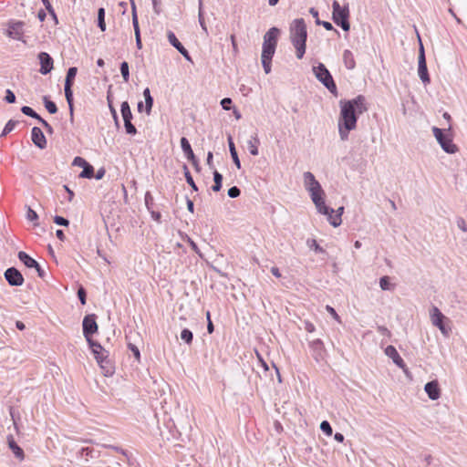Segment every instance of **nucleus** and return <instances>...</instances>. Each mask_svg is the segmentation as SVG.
Here are the masks:
<instances>
[{
    "label": "nucleus",
    "mask_w": 467,
    "mask_h": 467,
    "mask_svg": "<svg viewBox=\"0 0 467 467\" xmlns=\"http://www.w3.org/2000/svg\"><path fill=\"white\" fill-rule=\"evenodd\" d=\"M167 37L169 43L175 47L182 56L183 57L188 60L192 61V57L188 52V50L182 45V43L178 40L175 34L172 31L167 32Z\"/></svg>",
    "instance_id": "nucleus-15"
},
{
    "label": "nucleus",
    "mask_w": 467,
    "mask_h": 467,
    "mask_svg": "<svg viewBox=\"0 0 467 467\" xmlns=\"http://www.w3.org/2000/svg\"><path fill=\"white\" fill-rule=\"evenodd\" d=\"M227 193L230 198H237L241 194V191L238 187L233 186L228 190Z\"/></svg>",
    "instance_id": "nucleus-49"
},
{
    "label": "nucleus",
    "mask_w": 467,
    "mask_h": 467,
    "mask_svg": "<svg viewBox=\"0 0 467 467\" xmlns=\"http://www.w3.org/2000/svg\"><path fill=\"white\" fill-rule=\"evenodd\" d=\"M80 178H87L91 179L94 177V168L91 164L88 162V165H86L83 168V171L79 174Z\"/></svg>",
    "instance_id": "nucleus-34"
},
{
    "label": "nucleus",
    "mask_w": 467,
    "mask_h": 467,
    "mask_svg": "<svg viewBox=\"0 0 467 467\" xmlns=\"http://www.w3.org/2000/svg\"><path fill=\"white\" fill-rule=\"evenodd\" d=\"M121 115L124 120V127L126 132L130 135H134L137 133V130L135 126L131 123L132 113L130 108V105L127 101H123L120 106Z\"/></svg>",
    "instance_id": "nucleus-8"
},
{
    "label": "nucleus",
    "mask_w": 467,
    "mask_h": 467,
    "mask_svg": "<svg viewBox=\"0 0 467 467\" xmlns=\"http://www.w3.org/2000/svg\"><path fill=\"white\" fill-rule=\"evenodd\" d=\"M231 104H232V99L230 98H224L221 100V105L224 110H229Z\"/></svg>",
    "instance_id": "nucleus-57"
},
{
    "label": "nucleus",
    "mask_w": 467,
    "mask_h": 467,
    "mask_svg": "<svg viewBox=\"0 0 467 467\" xmlns=\"http://www.w3.org/2000/svg\"><path fill=\"white\" fill-rule=\"evenodd\" d=\"M340 115L338 118V133L341 140L348 139V134L357 127L358 114H362L368 110L366 99L358 95L350 100H340Z\"/></svg>",
    "instance_id": "nucleus-1"
},
{
    "label": "nucleus",
    "mask_w": 467,
    "mask_h": 467,
    "mask_svg": "<svg viewBox=\"0 0 467 467\" xmlns=\"http://www.w3.org/2000/svg\"><path fill=\"white\" fill-rule=\"evenodd\" d=\"M129 348H130V351L132 352V354H133V356L135 357V358H136L138 361H140V353L139 348H138L135 345H133V344H131V343H130V344H129Z\"/></svg>",
    "instance_id": "nucleus-54"
},
{
    "label": "nucleus",
    "mask_w": 467,
    "mask_h": 467,
    "mask_svg": "<svg viewBox=\"0 0 467 467\" xmlns=\"http://www.w3.org/2000/svg\"><path fill=\"white\" fill-rule=\"evenodd\" d=\"M316 24L323 26L327 30H333L334 29L332 24L329 23V22H327V21H320L319 19H317L316 20Z\"/></svg>",
    "instance_id": "nucleus-58"
},
{
    "label": "nucleus",
    "mask_w": 467,
    "mask_h": 467,
    "mask_svg": "<svg viewBox=\"0 0 467 467\" xmlns=\"http://www.w3.org/2000/svg\"><path fill=\"white\" fill-rule=\"evenodd\" d=\"M77 73H78V68L76 67H71L67 69L66 79H65V87H64L65 97H66L67 102L68 104L71 122H73V120H74V105H73L72 86L74 84V79L76 78Z\"/></svg>",
    "instance_id": "nucleus-5"
},
{
    "label": "nucleus",
    "mask_w": 467,
    "mask_h": 467,
    "mask_svg": "<svg viewBox=\"0 0 467 467\" xmlns=\"http://www.w3.org/2000/svg\"><path fill=\"white\" fill-rule=\"evenodd\" d=\"M444 318H445V317L439 310V308L436 307V306H433L431 311V322H432L433 326L437 327L443 335H447L448 331L445 328L444 324H443V319Z\"/></svg>",
    "instance_id": "nucleus-14"
},
{
    "label": "nucleus",
    "mask_w": 467,
    "mask_h": 467,
    "mask_svg": "<svg viewBox=\"0 0 467 467\" xmlns=\"http://www.w3.org/2000/svg\"><path fill=\"white\" fill-rule=\"evenodd\" d=\"M5 34L12 39L22 41L24 35V22L9 21Z\"/></svg>",
    "instance_id": "nucleus-7"
},
{
    "label": "nucleus",
    "mask_w": 467,
    "mask_h": 467,
    "mask_svg": "<svg viewBox=\"0 0 467 467\" xmlns=\"http://www.w3.org/2000/svg\"><path fill=\"white\" fill-rule=\"evenodd\" d=\"M18 258L26 267L35 268L40 278L45 277L46 272L41 268L40 265L26 252L20 251L18 253Z\"/></svg>",
    "instance_id": "nucleus-12"
},
{
    "label": "nucleus",
    "mask_w": 467,
    "mask_h": 467,
    "mask_svg": "<svg viewBox=\"0 0 467 467\" xmlns=\"http://www.w3.org/2000/svg\"><path fill=\"white\" fill-rule=\"evenodd\" d=\"M432 133L435 139L437 140L438 143L441 147V149L450 154L456 153L458 151V147L456 144L452 141V137L450 133V129L445 131L444 130H441L437 127L432 128Z\"/></svg>",
    "instance_id": "nucleus-4"
},
{
    "label": "nucleus",
    "mask_w": 467,
    "mask_h": 467,
    "mask_svg": "<svg viewBox=\"0 0 467 467\" xmlns=\"http://www.w3.org/2000/svg\"><path fill=\"white\" fill-rule=\"evenodd\" d=\"M314 204L319 213L328 214V213H335L334 209L326 205L324 197L320 198V201L314 202Z\"/></svg>",
    "instance_id": "nucleus-27"
},
{
    "label": "nucleus",
    "mask_w": 467,
    "mask_h": 467,
    "mask_svg": "<svg viewBox=\"0 0 467 467\" xmlns=\"http://www.w3.org/2000/svg\"><path fill=\"white\" fill-rule=\"evenodd\" d=\"M418 74H419L420 80L424 84H429L431 82L430 76L428 73L427 64H426L424 47L421 43L420 46L419 57H418Z\"/></svg>",
    "instance_id": "nucleus-9"
},
{
    "label": "nucleus",
    "mask_w": 467,
    "mask_h": 467,
    "mask_svg": "<svg viewBox=\"0 0 467 467\" xmlns=\"http://www.w3.org/2000/svg\"><path fill=\"white\" fill-rule=\"evenodd\" d=\"M275 47H273V45H263L261 60L265 74L271 72V61L275 55Z\"/></svg>",
    "instance_id": "nucleus-11"
},
{
    "label": "nucleus",
    "mask_w": 467,
    "mask_h": 467,
    "mask_svg": "<svg viewBox=\"0 0 467 467\" xmlns=\"http://www.w3.org/2000/svg\"><path fill=\"white\" fill-rule=\"evenodd\" d=\"M385 354L392 359V361L401 368H405V363L402 358L398 353L397 349L393 346H388L385 348Z\"/></svg>",
    "instance_id": "nucleus-20"
},
{
    "label": "nucleus",
    "mask_w": 467,
    "mask_h": 467,
    "mask_svg": "<svg viewBox=\"0 0 467 467\" xmlns=\"http://www.w3.org/2000/svg\"><path fill=\"white\" fill-rule=\"evenodd\" d=\"M16 124H17V121L10 119L5 124V128H4L3 131H2L1 136L4 137V136L7 135L9 132H11L15 129Z\"/></svg>",
    "instance_id": "nucleus-42"
},
{
    "label": "nucleus",
    "mask_w": 467,
    "mask_h": 467,
    "mask_svg": "<svg viewBox=\"0 0 467 467\" xmlns=\"http://www.w3.org/2000/svg\"><path fill=\"white\" fill-rule=\"evenodd\" d=\"M181 147L187 159H193V156L195 155L192 150L189 140L185 137L181 139Z\"/></svg>",
    "instance_id": "nucleus-26"
},
{
    "label": "nucleus",
    "mask_w": 467,
    "mask_h": 467,
    "mask_svg": "<svg viewBox=\"0 0 467 467\" xmlns=\"http://www.w3.org/2000/svg\"><path fill=\"white\" fill-rule=\"evenodd\" d=\"M304 184L307 192H310L312 190H318L320 189L321 185L320 183L316 180L314 174L310 171H306L304 173Z\"/></svg>",
    "instance_id": "nucleus-19"
},
{
    "label": "nucleus",
    "mask_w": 467,
    "mask_h": 467,
    "mask_svg": "<svg viewBox=\"0 0 467 467\" xmlns=\"http://www.w3.org/2000/svg\"><path fill=\"white\" fill-rule=\"evenodd\" d=\"M307 38L306 25L303 18H297L290 26V39L296 48V57L301 59L306 53Z\"/></svg>",
    "instance_id": "nucleus-2"
},
{
    "label": "nucleus",
    "mask_w": 467,
    "mask_h": 467,
    "mask_svg": "<svg viewBox=\"0 0 467 467\" xmlns=\"http://www.w3.org/2000/svg\"><path fill=\"white\" fill-rule=\"evenodd\" d=\"M83 335L87 340L91 338V336L98 331V324L96 322V316L94 314L88 315L84 317L83 323Z\"/></svg>",
    "instance_id": "nucleus-10"
},
{
    "label": "nucleus",
    "mask_w": 467,
    "mask_h": 467,
    "mask_svg": "<svg viewBox=\"0 0 467 467\" xmlns=\"http://www.w3.org/2000/svg\"><path fill=\"white\" fill-rule=\"evenodd\" d=\"M132 25L134 27L135 36H140L138 17L135 10V5L132 4Z\"/></svg>",
    "instance_id": "nucleus-38"
},
{
    "label": "nucleus",
    "mask_w": 467,
    "mask_h": 467,
    "mask_svg": "<svg viewBox=\"0 0 467 467\" xmlns=\"http://www.w3.org/2000/svg\"><path fill=\"white\" fill-rule=\"evenodd\" d=\"M21 111L23 114H25L28 117H31V118L36 115V111L28 106H23L21 108Z\"/></svg>",
    "instance_id": "nucleus-53"
},
{
    "label": "nucleus",
    "mask_w": 467,
    "mask_h": 467,
    "mask_svg": "<svg viewBox=\"0 0 467 467\" xmlns=\"http://www.w3.org/2000/svg\"><path fill=\"white\" fill-rule=\"evenodd\" d=\"M46 9L47 10V12L49 13V15L53 17V19L55 20L56 24H57V15L55 13V10L54 8L52 7L49 0H42Z\"/></svg>",
    "instance_id": "nucleus-43"
},
{
    "label": "nucleus",
    "mask_w": 467,
    "mask_h": 467,
    "mask_svg": "<svg viewBox=\"0 0 467 467\" xmlns=\"http://www.w3.org/2000/svg\"><path fill=\"white\" fill-rule=\"evenodd\" d=\"M183 170H184V176H185L187 183L192 187V189L193 191L197 192L198 187H197L196 183L194 182L192 176L191 175L186 165L183 166Z\"/></svg>",
    "instance_id": "nucleus-36"
},
{
    "label": "nucleus",
    "mask_w": 467,
    "mask_h": 467,
    "mask_svg": "<svg viewBox=\"0 0 467 467\" xmlns=\"http://www.w3.org/2000/svg\"><path fill=\"white\" fill-rule=\"evenodd\" d=\"M5 100L7 103H15L16 102V95L14 94V92L12 90L6 89Z\"/></svg>",
    "instance_id": "nucleus-50"
},
{
    "label": "nucleus",
    "mask_w": 467,
    "mask_h": 467,
    "mask_svg": "<svg viewBox=\"0 0 467 467\" xmlns=\"http://www.w3.org/2000/svg\"><path fill=\"white\" fill-rule=\"evenodd\" d=\"M45 108L50 114H55L57 111V105L51 101L47 96L43 98Z\"/></svg>",
    "instance_id": "nucleus-35"
},
{
    "label": "nucleus",
    "mask_w": 467,
    "mask_h": 467,
    "mask_svg": "<svg viewBox=\"0 0 467 467\" xmlns=\"http://www.w3.org/2000/svg\"><path fill=\"white\" fill-rule=\"evenodd\" d=\"M26 219L31 222L36 221L38 219V215L33 209L28 207L27 213H26Z\"/></svg>",
    "instance_id": "nucleus-52"
},
{
    "label": "nucleus",
    "mask_w": 467,
    "mask_h": 467,
    "mask_svg": "<svg viewBox=\"0 0 467 467\" xmlns=\"http://www.w3.org/2000/svg\"><path fill=\"white\" fill-rule=\"evenodd\" d=\"M378 331H379L382 336L390 337V331H389L386 327H383V326H379V327H378Z\"/></svg>",
    "instance_id": "nucleus-62"
},
{
    "label": "nucleus",
    "mask_w": 467,
    "mask_h": 467,
    "mask_svg": "<svg viewBox=\"0 0 467 467\" xmlns=\"http://www.w3.org/2000/svg\"><path fill=\"white\" fill-rule=\"evenodd\" d=\"M311 348L316 352L315 358L317 360L318 357L322 356L324 344L320 339H315L310 343Z\"/></svg>",
    "instance_id": "nucleus-29"
},
{
    "label": "nucleus",
    "mask_w": 467,
    "mask_h": 467,
    "mask_svg": "<svg viewBox=\"0 0 467 467\" xmlns=\"http://www.w3.org/2000/svg\"><path fill=\"white\" fill-rule=\"evenodd\" d=\"M120 73L123 78V80L125 82H128L130 79V70H129V64L126 61H123L120 64Z\"/></svg>",
    "instance_id": "nucleus-39"
},
{
    "label": "nucleus",
    "mask_w": 467,
    "mask_h": 467,
    "mask_svg": "<svg viewBox=\"0 0 467 467\" xmlns=\"http://www.w3.org/2000/svg\"><path fill=\"white\" fill-rule=\"evenodd\" d=\"M309 248L314 249L317 253H324V249L317 243L315 239L307 240Z\"/></svg>",
    "instance_id": "nucleus-46"
},
{
    "label": "nucleus",
    "mask_w": 467,
    "mask_h": 467,
    "mask_svg": "<svg viewBox=\"0 0 467 467\" xmlns=\"http://www.w3.org/2000/svg\"><path fill=\"white\" fill-rule=\"evenodd\" d=\"M327 312L337 321H339V316L337 315V313L336 312V310L330 306H327Z\"/></svg>",
    "instance_id": "nucleus-61"
},
{
    "label": "nucleus",
    "mask_w": 467,
    "mask_h": 467,
    "mask_svg": "<svg viewBox=\"0 0 467 467\" xmlns=\"http://www.w3.org/2000/svg\"><path fill=\"white\" fill-rule=\"evenodd\" d=\"M332 18L334 23L340 26L344 31H349L350 24L349 18V8L348 5L341 6L337 1H334L332 4Z\"/></svg>",
    "instance_id": "nucleus-3"
},
{
    "label": "nucleus",
    "mask_w": 467,
    "mask_h": 467,
    "mask_svg": "<svg viewBox=\"0 0 467 467\" xmlns=\"http://www.w3.org/2000/svg\"><path fill=\"white\" fill-rule=\"evenodd\" d=\"M5 277L8 284L12 286H19L24 283L22 274L15 267H10L5 270Z\"/></svg>",
    "instance_id": "nucleus-13"
},
{
    "label": "nucleus",
    "mask_w": 467,
    "mask_h": 467,
    "mask_svg": "<svg viewBox=\"0 0 467 467\" xmlns=\"http://www.w3.org/2000/svg\"><path fill=\"white\" fill-rule=\"evenodd\" d=\"M279 33L280 31L278 28H270L264 36L263 45H273V47H276Z\"/></svg>",
    "instance_id": "nucleus-21"
},
{
    "label": "nucleus",
    "mask_w": 467,
    "mask_h": 467,
    "mask_svg": "<svg viewBox=\"0 0 467 467\" xmlns=\"http://www.w3.org/2000/svg\"><path fill=\"white\" fill-rule=\"evenodd\" d=\"M31 139L33 143L43 150L47 147V140L43 131L38 127H34L31 130Z\"/></svg>",
    "instance_id": "nucleus-17"
},
{
    "label": "nucleus",
    "mask_w": 467,
    "mask_h": 467,
    "mask_svg": "<svg viewBox=\"0 0 467 467\" xmlns=\"http://www.w3.org/2000/svg\"><path fill=\"white\" fill-rule=\"evenodd\" d=\"M153 106V98H148L145 99V111L147 115H150Z\"/></svg>",
    "instance_id": "nucleus-55"
},
{
    "label": "nucleus",
    "mask_w": 467,
    "mask_h": 467,
    "mask_svg": "<svg viewBox=\"0 0 467 467\" xmlns=\"http://www.w3.org/2000/svg\"><path fill=\"white\" fill-rule=\"evenodd\" d=\"M326 215L330 224L334 227H337L341 224L342 219L340 218V213L334 214V213H328V214Z\"/></svg>",
    "instance_id": "nucleus-33"
},
{
    "label": "nucleus",
    "mask_w": 467,
    "mask_h": 467,
    "mask_svg": "<svg viewBox=\"0 0 467 467\" xmlns=\"http://www.w3.org/2000/svg\"><path fill=\"white\" fill-rule=\"evenodd\" d=\"M213 152L209 151L207 154L206 162H207V165L209 166V168H211V169H213Z\"/></svg>",
    "instance_id": "nucleus-63"
},
{
    "label": "nucleus",
    "mask_w": 467,
    "mask_h": 467,
    "mask_svg": "<svg viewBox=\"0 0 467 467\" xmlns=\"http://www.w3.org/2000/svg\"><path fill=\"white\" fill-rule=\"evenodd\" d=\"M86 291L83 287H80L78 290V299L80 301V303L82 305H85L86 304Z\"/></svg>",
    "instance_id": "nucleus-56"
},
{
    "label": "nucleus",
    "mask_w": 467,
    "mask_h": 467,
    "mask_svg": "<svg viewBox=\"0 0 467 467\" xmlns=\"http://www.w3.org/2000/svg\"><path fill=\"white\" fill-rule=\"evenodd\" d=\"M72 164L74 166H78V167L84 168L86 165H88V161L81 157H75Z\"/></svg>",
    "instance_id": "nucleus-51"
},
{
    "label": "nucleus",
    "mask_w": 467,
    "mask_h": 467,
    "mask_svg": "<svg viewBox=\"0 0 467 467\" xmlns=\"http://www.w3.org/2000/svg\"><path fill=\"white\" fill-rule=\"evenodd\" d=\"M308 192L310 194V197H311V200L313 202H317V201H320V198L324 197V194H325L322 187H320V189H318L317 191L312 190Z\"/></svg>",
    "instance_id": "nucleus-40"
},
{
    "label": "nucleus",
    "mask_w": 467,
    "mask_h": 467,
    "mask_svg": "<svg viewBox=\"0 0 467 467\" xmlns=\"http://www.w3.org/2000/svg\"><path fill=\"white\" fill-rule=\"evenodd\" d=\"M97 361L99 364L104 376L109 377L114 373V367L111 361L109 359L108 355L103 356L102 358H99Z\"/></svg>",
    "instance_id": "nucleus-22"
},
{
    "label": "nucleus",
    "mask_w": 467,
    "mask_h": 467,
    "mask_svg": "<svg viewBox=\"0 0 467 467\" xmlns=\"http://www.w3.org/2000/svg\"><path fill=\"white\" fill-rule=\"evenodd\" d=\"M259 144H260V140L256 134L254 137H252L251 140H248V142H247L248 150L253 156H257L259 154V151H258Z\"/></svg>",
    "instance_id": "nucleus-25"
},
{
    "label": "nucleus",
    "mask_w": 467,
    "mask_h": 467,
    "mask_svg": "<svg viewBox=\"0 0 467 467\" xmlns=\"http://www.w3.org/2000/svg\"><path fill=\"white\" fill-rule=\"evenodd\" d=\"M9 447L17 458H20V459L24 458L23 450L16 443V441L13 440V438H11L9 440Z\"/></svg>",
    "instance_id": "nucleus-31"
},
{
    "label": "nucleus",
    "mask_w": 467,
    "mask_h": 467,
    "mask_svg": "<svg viewBox=\"0 0 467 467\" xmlns=\"http://www.w3.org/2000/svg\"><path fill=\"white\" fill-rule=\"evenodd\" d=\"M214 184L212 187L213 192H219L222 189L223 175L216 170L213 171Z\"/></svg>",
    "instance_id": "nucleus-30"
},
{
    "label": "nucleus",
    "mask_w": 467,
    "mask_h": 467,
    "mask_svg": "<svg viewBox=\"0 0 467 467\" xmlns=\"http://www.w3.org/2000/svg\"><path fill=\"white\" fill-rule=\"evenodd\" d=\"M192 332L191 330H189L188 328H184L182 332H181V338L185 342L187 343L188 345H190L192 342Z\"/></svg>",
    "instance_id": "nucleus-41"
},
{
    "label": "nucleus",
    "mask_w": 467,
    "mask_h": 467,
    "mask_svg": "<svg viewBox=\"0 0 467 467\" xmlns=\"http://www.w3.org/2000/svg\"><path fill=\"white\" fill-rule=\"evenodd\" d=\"M228 143H229V150H230V153H231L232 159H233L235 166L237 167V169L240 170L241 169V162H240L237 151L235 150L234 143L233 142V140H232L231 137H229V139H228Z\"/></svg>",
    "instance_id": "nucleus-28"
},
{
    "label": "nucleus",
    "mask_w": 467,
    "mask_h": 467,
    "mask_svg": "<svg viewBox=\"0 0 467 467\" xmlns=\"http://www.w3.org/2000/svg\"><path fill=\"white\" fill-rule=\"evenodd\" d=\"M54 223L57 225L67 226L69 224V221L62 216L56 215L54 217Z\"/></svg>",
    "instance_id": "nucleus-47"
},
{
    "label": "nucleus",
    "mask_w": 467,
    "mask_h": 467,
    "mask_svg": "<svg viewBox=\"0 0 467 467\" xmlns=\"http://www.w3.org/2000/svg\"><path fill=\"white\" fill-rule=\"evenodd\" d=\"M98 26L102 32L106 30L105 9L103 7H100L98 10Z\"/></svg>",
    "instance_id": "nucleus-32"
},
{
    "label": "nucleus",
    "mask_w": 467,
    "mask_h": 467,
    "mask_svg": "<svg viewBox=\"0 0 467 467\" xmlns=\"http://www.w3.org/2000/svg\"><path fill=\"white\" fill-rule=\"evenodd\" d=\"M87 341L88 342V345L93 354L95 355L97 360L99 358H102L103 356L108 355V351L105 348H103V347L99 343L92 340L91 338Z\"/></svg>",
    "instance_id": "nucleus-23"
},
{
    "label": "nucleus",
    "mask_w": 467,
    "mask_h": 467,
    "mask_svg": "<svg viewBox=\"0 0 467 467\" xmlns=\"http://www.w3.org/2000/svg\"><path fill=\"white\" fill-rule=\"evenodd\" d=\"M198 19H199V23H200V26H202V28L207 32V27H206V25H205V22H204V17H203V14H202V0L199 1V14H198Z\"/></svg>",
    "instance_id": "nucleus-44"
},
{
    "label": "nucleus",
    "mask_w": 467,
    "mask_h": 467,
    "mask_svg": "<svg viewBox=\"0 0 467 467\" xmlns=\"http://www.w3.org/2000/svg\"><path fill=\"white\" fill-rule=\"evenodd\" d=\"M145 205L148 211L153 208V197L151 196L150 192H147L145 194Z\"/></svg>",
    "instance_id": "nucleus-48"
},
{
    "label": "nucleus",
    "mask_w": 467,
    "mask_h": 467,
    "mask_svg": "<svg viewBox=\"0 0 467 467\" xmlns=\"http://www.w3.org/2000/svg\"><path fill=\"white\" fill-rule=\"evenodd\" d=\"M313 72L318 81H320L332 94H337L334 79L324 64L319 63L317 67H314Z\"/></svg>",
    "instance_id": "nucleus-6"
},
{
    "label": "nucleus",
    "mask_w": 467,
    "mask_h": 467,
    "mask_svg": "<svg viewBox=\"0 0 467 467\" xmlns=\"http://www.w3.org/2000/svg\"><path fill=\"white\" fill-rule=\"evenodd\" d=\"M379 286L382 290H391L394 285L390 284L389 277L385 275L379 279Z\"/></svg>",
    "instance_id": "nucleus-37"
},
{
    "label": "nucleus",
    "mask_w": 467,
    "mask_h": 467,
    "mask_svg": "<svg viewBox=\"0 0 467 467\" xmlns=\"http://www.w3.org/2000/svg\"><path fill=\"white\" fill-rule=\"evenodd\" d=\"M150 213L151 218L156 221L157 223H161V213L159 212H155L153 209H150L149 211Z\"/></svg>",
    "instance_id": "nucleus-60"
},
{
    "label": "nucleus",
    "mask_w": 467,
    "mask_h": 467,
    "mask_svg": "<svg viewBox=\"0 0 467 467\" xmlns=\"http://www.w3.org/2000/svg\"><path fill=\"white\" fill-rule=\"evenodd\" d=\"M457 226L462 231L467 232V224L463 218H458L457 220Z\"/></svg>",
    "instance_id": "nucleus-59"
},
{
    "label": "nucleus",
    "mask_w": 467,
    "mask_h": 467,
    "mask_svg": "<svg viewBox=\"0 0 467 467\" xmlns=\"http://www.w3.org/2000/svg\"><path fill=\"white\" fill-rule=\"evenodd\" d=\"M321 431L326 433L327 436H331L333 430L330 423L327 420H323L320 424Z\"/></svg>",
    "instance_id": "nucleus-45"
},
{
    "label": "nucleus",
    "mask_w": 467,
    "mask_h": 467,
    "mask_svg": "<svg viewBox=\"0 0 467 467\" xmlns=\"http://www.w3.org/2000/svg\"><path fill=\"white\" fill-rule=\"evenodd\" d=\"M305 329L309 332V333H312L315 331V326L310 323V322H306V325H305Z\"/></svg>",
    "instance_id": "nucleus-64"
},
{
    "label": "nucleus",
    "mask_w": 467,
    "mask_h": 467,
    "mask_svg": "<svg viewBox=\"0 0 467 467\" xmlns=\"http://www.w3.org/2000/svg\"><path fill=\"white\" fill-rule=\"evenodd\" d=\"M38 59L41 66L39 72L43 75L48 74L53 69V58L47 52H40Z\"/></svg>",
    "instance_id": "nucleus-16"
},
{
    "label": "nucleus",
    "mask_w": 467,
    "mask_h": 467,
    "mask_svg": "<svg viewBox=\"0 0 467 467\" xmlns=\"http://www.w3.org/2000/svg\"><path fill=\"white\" fill-rule=\"evenodd\" d=\"M424 390L431 400H437L441 397V389L437 380L426 383Z\"/></svg>",
    "instance_id": "nucleus-18"
},
{
    "label": "nucleus",
    "mask_w": 467,
    "mask_h": 467,
    "mask_svg": "<svg viewBox=\"0 0 467 467\" xmlns=\"http://www.w3.org/2000/svg\"><path fill=\"white\" fill-rule=\"evenodd\" d=\"M343 62L345 67L348 69H353L356 66V62L354 59V56L352 52L348 49H346L343 53Z\"/></svg>",
    "instance_id": "nucleus-24"
}]
</instances>
